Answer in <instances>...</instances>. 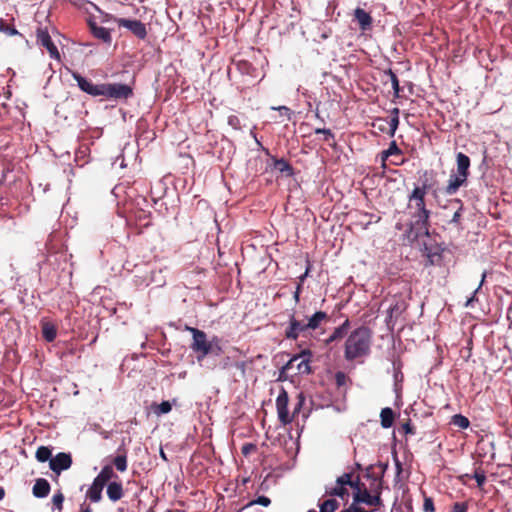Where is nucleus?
Listing matches in <instances>:
<instances>
[{"label":"nucleus","mask_w":512,"mask_h":512,"mask_svg":"<svg viewBox=\"0 0 512 512\" xmlns=\"http://www.w3.org/2000/svg\"><path fill=\"white\" fill-rule=\"evenodd\" d=\"M427 185L416 186L408 196L411 221L408 224V238L412 241L429 236L431 211L426 208Z\"/></svg>","instance_id":"f257e3e1"},{"label":"nucleus","mask_w":512,"mask_h":512,"mask_svg":"<svg viewBox=\"0 0 512 512\" xmlns=\"http://www.w3.org/2000/svg\"><path fill=\"white\" fill-rule=\"evenodd\" d=\"M330 320L329 315L324 311H316L311 316L299 318L296 312L289 316V325L285 330V338L297 340L301 334L315 331Z\"/></svg>","instance_id":"f03ea898"},{"label":"nucleus","mask_w":512,"mask_h":512,"mask_svg":"<svg viewBox=\"0 0 512 512\" xmlns=\"http://www.w3.org/2000/svg\"><path fill=\"white\" fill-rule=\"evenodd\" d=\"M371 334L367 327L356 328L345 341L344 357L347 361L366 356L370 351Z\"/></svg>","instance_id":"7ed1b4c3"},{"label":"nucleus","mask_w":512,"mask_h":512,"mask_svg":"<svg viewBox=\"0 0 512 512\" xmlns=\"http://www.w3.org/2000/svg\"><path fill=\"white\" fill-rule=\"evenodd\" d=\"M186 330L192 334L193 341L190 347L197 354L198 361L207 355L220 356L222 354L221 339L218 336H213L211 340H208L206 333L202 330L189 326H186Z\"/></svg>","instance_id":"20e7f679"},{"label":"nucleus","mask_w":512,"mask_h":512,"mask_svg":"<svg viewBox=\"0 0 512 512\" xmlns=\"http://www.w3.org/2000/svg\"><path fill=\"white\" fill-rule=\"evenodd\" d=\"M377 484L372 489L374 494H371L370 491L363 487L362 491L353 493V500L355 503H363L369 506H373L376 508H381L383 504V500L381 498V490H382V480L376 479Z\"/></svg>","instance_id":"39448f33"},{"label":"nucleus","mask_w":512,"mask_h":512,"mask_svg":"<svg viewBox=\"0 0 512 512\" xmlns=\"http://www.w3.org/2000/svg\"><path fill=\"white\" fill-rule=\"evenodd\" d=\"M101 96L106 99L127 100L133 96V89L123 83H103Z\"/></svg>","instance_id":"423d86ee"},{"label":"nucleus","mask_w":512,"mask_h":512,"mask_svg":"<svg viewBox=\"0 0 512 512\" xmlns=\"http://www.w3.org/2000/svg\"><path fill=\"white\" fill-rule=\"evenodd\" d=\"M73 79L77 82L79 89L93 97L102 95L103 83L94 84L90 79L82 76L78 72H72Z\"/></svg>","instance_id":"0eeeda50"},{"label":"nucleus","mask_w":512,"mask_h":512,"mask_svg":"<svg viewBox=\"0 0 512 512\" xmlns=\"http://www.w3.org/2000/svg\"><path fill=\"white\" fill-rule=\"evenodd\" d=\"M289 397L288 393L284 388H281L276 398V409L279 421L286 425L293 421V416H290L288 411Z\"/></svg>","instance_id":"6e6552de"},{"label":"nucleus","mask_w":512,"mask_h":512,"mask_svg":"<svg viewBox=\"0 0 512 512\" xmlns=\"http://www.w3.org/2000/svg\"><path fill=\"white\" fill-rule=\"evenodd\" d=\"M73 460L70 453L59 452L50 459L49 467L58 477L62 471L68 470L72 466Z\"/></svg>","instance_id":"1a4fd4ad"},{"label":"nucleus","mask_w":512,"mask_h":512,"mask_svg":"<svg viewBox=\"0 0 512 512\" xmlns=\"http://www.w3.org/2000/svg\"><path fill=\"white\" fill-rule=\"evenodd\" d=\"M115 22L119 27L127 28L133 35L141 40H144L147 36L146 26L140 20L116 18Z\"/></svg>","instance_id":"9d476101"},{"label":"nucleus","mask_w":512,"mask_h":512,"mask_svg":"<svg viewBox=\"0 0 512 512\" xmlns=\"http://www.w3.org/2000/svg\"><path fill=\"white\" fill-rule=\"evenodd\" d=\"M36 40H37V44H39L42 47L47 49L51 58L60 60V53H59L56 45L53 43L48 31L43 30V29H38L37 34H36Z\"/></svg>","instance_id":"9b49d317"},{"label":"nucleus","mask_w":512,"mask_h":512,"mask_svg":"<svg viewBox=\"0 0 512 512\" xmlns=\"http://www.w3.org/2000/svg\"><path fill=\"white\" fill-rule=\"evenodd\" d=\"M350 329V321L346 319L340 326L336 327L332 333L325 339V345L329 346L332 343L341 341L347 336Z\"/></svg>","instance_id":"f8f14e48"},{"label":"nucleus","mask_w":512,"mask_h":512,"mask_svg":"<svg viewBox=\"0 0 512 512\" xmlns=\"http://www.w3.org/2000/svg\"><path fill=\"white\" fill-rule=\"evenodd\" d=\"M354 19L358 22L362 31H368L372 28L373 19L364 9L358 7L354 10Z\"/></svg>","instance_id":"ddd939ff"},{"label":"nucleus","mask_w":512,"mask_h":512,"mask_svg":"<svg viewBox=\"0 0 512 512\" xmlns=\"http://www.w3.org/2000/svg\"><path fill=\"white\" fill-rule=\"evenodd\" d=\"M468 177H462L459 173L451 174L444 189L447 195L455 194L459 188L467 183Z\"/></svg>","instance_id":"4468645a"},{"label":"nucleus","mask_w":512,"mask_h":512,"mask_svg":"<svg viewBox=\"0 0 512 512\" xmlns=\"http://www.w3.org/2000/svg\"><path fill=\"white\" fill-rule=\"evenodd\" d=\"M42 337L47 342H53L57 337L56 325L49 321L47 318H42L40 321Z\"/></svg>","instance_id":"2eb2a0df"},{"label":"nucleus","mask_w":512,"mask_h":512,"mask_svg":"<svg viewBox=\"0 0 512 512\" xmlns=\"http://www.w3.org/2000/svg\"><path fill=\"white\" fill-rule=\"evenodd\" d=\"M449 206H451L455 211L453 213L452 218L449 223L454 224L456 227L461 226L462 212L464 210V204L460 199H452L449 201Z\"/></svg>","instance_id":"dca6fc26"},{"label":"nucleus","mask_w":512,"mask_h":512,"mask_svg":"<svg viewBox=\"0 0 512 512\" xmlns=\"http://www.w3.org/2000/svg\"><path fill=\"white\" fill-rule=\"evenodd\" d=\"M51 486L44 478H38L32 488V493L36 498H45L49 495Z\"/></svg>","instance_id":"f3484780"},{"label":"nucleus","mask_w":512,"mask_h":512,"mask_svg":"<svg viewBox=\"0 0 512 512\" xmlns=\"http://www.w3.org/2000/svg\"><path fill=\"white\" fill-rule=\"evenodd\" d=\"M456 164H457V173H459L460 176H462V177H469V175H470V171H469L470 158L466 154L459 152L456 155Z\"/></svg>","instance_id":"a211bd4d"},{"label":"nucleus","mask_w":512,"mask_h":512,"mask_svg":"<svg viewBox=\"0 0 512 512\" xmlns=\"http://www.w3.org/2000/svg\"><path fill=\"white\" fill-rule=\"evenodd\" d=\"M89 26H90L91 33L93 34V36L95 38L100 39L104 43H107V44L111 43L112 37H111L110 31L107 28L98 26L94 22H90Z\"/></svg>","instance_id":"6ab92c4d"},{"label":"nucleus","mask_w":512,"mask_h":512,"mask_svg":"<svg viewBox=\"0 0 512 512\" xmlns=\"http://www.w3.org/2000/svg\"><path fill=\"white\" fill-rule=\"evenodd\" d=\"M103 488L104 485H102L96 480H93L92 485L86 491V499H89L91 502L94 503L101 501Z\"/></svg>","instance_id":"aec40b11"},{"label":"nucleus","mask_w":512,"mask_h":512,"mask_svg":"<svg viewBox=\"0 0 512 512\" xmlns=\"http://www.w3.org/2000/svg\"><path fill=\"white\" fill-rule=\"evenodd\" d=\"M106 493H107L108 498L111 501L116 502V501L120 500L124 495L122 484L119 482H115V481L110 482L107 485Z\"/></svg>","instance_id":"412c9836"},{"label":"nucleus","mask_w":512,"mask_h":512,"mask_svg":"<svg viewBox=\"0 0 512 512\" xmlns=\"http://www.w3.org/2000/svg\"><path fill=\"white\" fill-rule=\"evenodd\" d=\"M114 477H117V475H115L112 466L106 465L101 469L100 473L94 478V480L105 486L107 482Z\"/></svg>","instance_id":"4be33fe9"},{"label":"nucleus","mask_w":512,"mask_h":512,"mask_svg":"<svg viewBox=\"0 0 512 512\" xmlns=\"http://www.w3.org/2000/svg\"><path fill=\"white\" fill-rule=\"evenodd\" d=\"M272 160L274 163V168L277 171H279L282 174H285L288 177L293 175V173H294L293 167L289 164L288 161H286L283 158L282 159L272 158Z\"/></svg>","instance_id":"5701e85b"},{"label":"nucleus","mask_w":512,"mask_h":512,"mask_svg":"<svg viewBox=\"0 0 512 512\" xmlns=\"http://www.w3.org/2000/svg\"><path fill=\"white\" fill-rule=\"evenodd\" d=\"M313 353L309 349H305L301 351L299 354L293 356L286 364L285 369H293L295 366V363L299 361L300 359L307 360V362H311Z\"/></svg>","instance_id":"b1692460"},{"label":"nucleus","mask_w":512,"mask_h":512,"mask_svg":"<svg viewBox=\"0 0 512 512\" xmlns=\"http://www.w3.org/2000/svg\"><path fill=\"white\" fill-rule=\"evenodd\" d=\"M381 425L383 428H390L393 425L395 414L389 407L383 408L380 413Z\"/></svg>","instance_id":"393cba45"},{"label":"nucleus","mask_w":512,"mask_h":512,"mask_svg":"<svg viewBox=\"0 0 512 512\" xmlns=\"http://www.w3.org/2000/svg\"><path fill=\"white\" fill-rule=\"evenodd\" d=\"M151 409L157 416L168 414L172 410V405L169 401H163L160 404L152 403Z\"/></svg>","instance_id":"a878e982"},{"label":"nucleus","mask_w":512,"mask_h":512,"mask_svg":"<svg viewBox=\"0 0 512 512\" xmlns=\"http://www.w3.org/2000/svg\"><path fill=\"white\" fill-rule=\"evenodd\" d=\"M35 458L37 461L44 463L46 461L50 462V459L52 458V450L51 448L47 446H40L37 448L35 453Z\"/></svg>","instance_id":"bb28decb"},{"label":"nucleus","mask_w":512,"mask_h":512,"mask_svg":"<svg viewBox=\"0 0 512 512\" xmlns=\"http://www.w3.org/2000/svg\"><path fill=\"white\" fill-rule=\"evenodd\" d=\"M327 494L330 496L340 497L341 499H347L349 496V492L346 486L337 483L335 487L327 491Z\"/></svg>","instance_id":"cd10ccee"},{"label":"nucleus","mask_w":512,"mask_h":512,"mask_svg":"<svg viewBox=\"0 0 512 512\" xmlns=\"http://www.w3.org/2000/svg\"><path fill=\"white\" fill-rule=\"evenodd\" d=\"M385 74L390 78L392 88L394 91V96L396 98L400 97V92L402 91V89L400 87L397 75L391 69L386 70Z\"/></svg>","instance_id":"c85d7f7f"},{"label":"nucleus","mask_w":512,"mask_h":512,"mask_svg":"<svg viewBox=\"0 0 512 512\" xmlns=\"http://www.w3.org/2000/svg\"><path fill=\"white\" fill-rule=\"evenodd\" d=\"M396 154H401L400 148L397 146L395 141H392L388 147V149L381 152V158L383 165H385V161L388 157Z\"/></svg>","instance_id":"c756f323"},{"label":"nucleus","mask_w":512,"mask_h":512,"mask_svg":"<svg viewBox=\"0 0 512 512\" xmlns=\"http://www.w3.org/2000/svg\"><path fill=\"white\" fill-rule=\"evenodd\" d=\"M451 423L460 429H467L470 425L469 419L462 414L452 416Z\"/></svg>","instance_id":"7c9ffc66"},{"label":"nucleus","mask_w":512,"mask_h":512,"mask_svg":"<svg viewBox=\"0 0 512 512\" xmlns=\"http://www.w3.org/2000/svg\"><path fill=\"white\" fill-rule=\"evenodd\" d=\"M113 464L115 466V468L119 471V472H124L127 470V456H126V453H123V454H119L117 455L114 459H113Z\"/></svg>","instance_id":"2f4dec72"},{"label":"nucleus","mask_w":512,"mask_h":512,"mask_svg":"<svg viewBox=\"0 0 512 512\" xmlns=\"http://www.w3.org/2000/svg\"><path fill=\"white\" fill-rule=\"evenodd\" d=\"M339 503L335 499H327L320 505V512H335Z\"/></svg>","instance_id":"473e14b6"},{"label":"nucleus","mask_w":512,"mask_h":512,"mask_svg":"<svg viewBox=\"0 0 512 512\" xmlns=\"http://www.w3.org/2000/svg\"><path fill=\"white\" fill-rule=\"evenodd\" d=\"M295 367L298 374L308 375L312 373L310 363L307 362V360L300 359L299 361L296 362Z\"/></svg>","instance_id":"72a5a7b5"},{"label":"nucleus","mask_w":512,"mask_h":512,"mask_svg":"<svg viewBox=\"0 0 512 512\" xmlns=\"http://www.w3.org/2000/svg\"><path fill=\"white\" fill-rule=\"evenodd\" d=\"M404 311V307L400 305L399 303H396L395 305L391 306L388 309V320L389 323L393 318H398V316L401 315V313Z\"/></svg>","instance_id":"f704fd0d"},{"label":"nucleus","mask_w":512,"mask_h":512,"mask_svg":"<svg viewBox=\"0 0 512 512\" xmlns=\"http://www.w3.org/2000/svg\"><path fill=\"white\" fill-rule=\"evenodd\" d=\"M296 403L294 404L293 412L290 416H293V419L300 413L303 405L305 404V396L303 393H299L296 398Z\"/></svg>","instance_id":"c9c22d12"},{"label":"nucleus","mask_w":512,"mask_h":512,"mask_svg":"<svg viewBox=\"0 0 512 512\" xmlns=\"http://www.w3.org/2000/svg\"><path fill=\"white\" fill-rule=\"evenodd\" d=\"M256 504L267 507L271 504V500L269 497L262 495L259 496L257 499L250 501L243 509H247Z\"/></svg>","instance_id":"e433bc0d"},{"label":"nucleus","mask_w":512,"mask_h":512,"mask_svg":"<svg viewBox=\"0 0 512 512\" xmlns=\"http://www.w3.org/2000/svg\"><path fill=\"white\" fill-rule=\"evenodd\" d=\"M334 378H335V383H336L337 387L345 386L347 384V382L349 381L348 376L343 371H337L335 373Z\"/></svg>","instance_id":"4c0bfd02"},{"label":"nucleus","mask_w":512,"mask_h":512,"mask_svg":"<svg viewBox=\"0 0 512 512\" xmlns=\"http://www.w3.org/2000/svg\"><path fill=\"white\" fill-rule=\"evenodd\" d=\"M63 502H64V495L61 491H58L55 493L52 497V503L53 506L58 509L59 511L63 508Z\"/></svg>","instance_id":"58836bf2"},{"label":"nucleus","mask_w":512,"mask_h":512,"mask_svg":"<svg viewBox=\"0 0 512 512\" xmlns=\"http://www.w3.org/2000/svg\"><path fill=\"white\" fill-rule=\"evenodd\" d=\"M485 278H486V272H483L482 277H481V281H480V283H479L478 287L474 290V293H473L472 297H470V298L466 301V303H465V306H466V307L472 306L473 302H474V301H477L476 294H477V292L480 290L481 286L483 285V283H484V281H485Z\"/></svg>","instance_id":"ea45409f"},{"label":"nucleus","mask_w":512,"mask_h":512,"mask_svg":"<svg viewBox=\"0 0 512 512\" xmlns=\"http://www.w3.org/2000/svg\"><path fill=\"white\" fill-rule=\"evenodd\" d=\"M473 478L476 480L477 486L479 488H482L483 485L486 482V475H485V472L483 470H476L474 475H473Z\"/></svg>","instance_id":"a19ab883"},{"label":"nucleus","mask_w":512,"mask_h":512,"mask_svg":"<svg viewBox=\"0 0 512 512\" xmlns=\"http://www.w3.org/2000/svg\"><path fill=\"white\" fill-rule=\"evenodd\" d=\"M352 477L353 473H344L343 475L337 478L336 483L344 486H349L350 484H352Z\"/></svg>","instance_id":"79ce46f5"},{"label":"nucleus","mask_w":512,"mask_h":512,"mask_svg":"<svg viewBox=\"0 0 512 512\" xmlns=\"http://www.w3.org/2000/svg\"><path fill=\"white\" fill-rule=\"evenodd\" d=\"M228 124L235 130H240L242 128L241 120L237 115L228 116Z\"/></svg>","instance_id":"37998d69"},{"label":"nucleus","mask_w":512,"mask_h":512,"mask_svg":"<svg viewBox=\"0 0 512 512\" xmlns=\"http://www.w3.org/2000/svg\"><path fill=\"white\" fill-rule=\"evenodd\" d=\"M387 124L389 125V130L387 131V133L389 134L390 137H393L399 126V118L391 117V120Z\"/></svg>","instance_id":"c03bdc74"},{"label":"nucleus","mask_w":512,"mask_h":512,"mask_svg":"<svg viewBox=\"0 0 512 512\" xmlns=\"http://www.w3.org/2000/svg\"><path fill=\"white\" fill-rule=\"evenodd\" d=\"M315 133L323 134V136H325L324 141H326V142H329L331 139L332 140L334 139V134L332 133V131L330 129L316 128Z\"/></svg>","instance_id":"a18cd8bd"},{"label":"nucleus","mask_w":512,"mask_h":512,"mask_svg":"<svg viewBox=\"0 0 512 512\" xmlns=\"http://www.w3.org/2000/svg\"><path fill=\"white\" fill-rule=\"evenodd\" d=\"M257 447L255 444L253 443H245L242 448H241V452L244 456H248L249 454H251L252 452L256 451Z\"/></svg>","instance_id":"49530a36"},{"label":"nucleus","mask_w":512,"mask_h":512,"mask_svg":"<svg viewBox=\"0 0 512 512\" xmlns=\"http://www.w3.org/2000/svg\"><path fill=\"white\" fill-rule=\"evenodd\" d=\"M423 509L425 512H434L435 511L434 502H433L432 498H430V497L424 498Z\"/></svg>","instance_id":"de8ad7c7"},{"label":"nucleus","mask_w":512,"mask_h":512,"mask_svg":"<svg viewBox=\"0 0 512 512\" xmlns=\"http://www.w3.org/2000/svg\"><path fill=\"white\" fill-rule=\"evenodd\" d=\"M349 486L354 490V492L362 491L363 487H365V485L361 483L359 476L355 479L352 477V484Z\"/></svg>","instance_id":"09e8293b"},{"label":"nucleus","mask_w":512,"mask_h":512,"mask_svg":"<svg viewBox=\"0 0 512 512\" xmlns=\"http://www.w3.org/2000/svg\"><path fill=\"white\" fill-rule=\"evenodd\" d=\"M453 512H468V504L465 502H456L452 508Z\"/></svg>","instance_id":"8fccbe9b"},{"label":"nucleus","mask_w":512,"mask_h":512,"mask_svg":"<svg viewBox=\"0 0 512 512\" xmlns=\"http://www.w3.org/2000/svg\"><path fill=\"white\" fill-rule=\"evenodd\" d=\"M388 122L385 120V119H382V118H378L376 119V123L373 124L374 127H377V129L380 131V132H387L388 130L386 129V124Z\"/></svg>","instance_id":"3c124183"},{"label":"nucleus","mask_w":512,"mask_h":512,"mask_svg":"<svg viewBox=\"0 0 512 512\" xmlns=\"http://www.w3.org/2000/svg\"><path fill=\"white\" fill-rule=\"evenodd\" d=\"M402 430L405 434H415V429L409 421L402 425Z\"/></svg>","instance_id":"603ef678"},{"label":"nucleus","mask_w":512,"mask_h":512,"mask_svg":"<svg viewBox=\"0 0 512 512\" xmlns=\"http://www.w3.org/2000/svg\"><path fill=\"white\" fill-rule=\"evenodd\" d=\"M273 110H278L282 115L288 116L290 118L291 110L286 106L272 107Z\"/></svg>","instance_id":"864d4df0"},{"label":"nucleus","mask_w":512,"mask_h":512,"mask_svg":"<svg viewBox=\"0 0 512 512\" xmlns=\"http://www.w3.org/2000/svg\"><path fill=\"white\" fill-rule=\"evenodd\" d=\"M301 290H302V285H301V283H298L296 286V290L293 294V299H294L295 303H298L300 301Z\"/></svg>","instance_id":"5fc2aeb1"},{"label":"nucleus","mask_w":512,"mask_h":512,"mask_svg":"<svg viewBox=\"0 0 512 512\" xmlns=\"http://www.w3.org/2000/svg\"><path fill=\"white\" fill-rule=\"evenodd\" d=\"M238 67H239V69H240L242 72H246V73H248V72H249V69H250L252 66H251V64H249L248 62L244 61V62H239Z\"/></svg>","instance_id":"6e6d98bb"},{"label":"nucleus","mask_w":512,"mask_h":512,"mask_svg":"<svg viewBox=\"0 0 512 512\" xmlns=\"http://www.w3.org/2000/svg\"><path fill=\"white\" fill-rule=\"evenodd\" d=\"M79 512H92V509L89 504H87L86 502H83L80 505Z\"/></svg>","instance_id":"4d7b16f0"},{"label":"nucleus","mask_w":512,"mask_h":512,"mask_svg":"<svg viewBox=\"0 0 512 512\" xmlns=\"http://www.w3.org/2000/svg\"><path fill=\"white\" fill-rule=\"evenodd\" d=\"M290 369H285V365L282 367L281 371H280V374H279V377H278V380L282 381V380H286L287 376H286V372L289 371Z\"/></svg>","instance_id":"13d9d810"},{"label":"nucleus","mask_w":512,"mask_h":512,"mask_svg":"<svg viewBox=\"0 0 512 512\" xmlns=\"http://www.w3.org/2000/svg\"><path fill=\"white\" fill-rule=\"evenodd\" d=\"M359 504L360 503H355L354 501L352 502V505H354L355 512H368L363 507L359 506Z\"/></svg>","instance_id":"bf43d9fd"},{"label":"nucleus","mask_w":512,"mask_h":512,"mask_svg":"<svg viewBox=\"0 0 512 512\" xmlns=\"http://www.w3.org/2000/svg\"><path fill=\"white\" fill-rule=\"evenodd\" d=\"M400 110L399 108L395 107L391 110V116L392 118H399Z\"/></svg>","instance_id":"052dcab7"},{"label":"nucleus","mask_w":512,"mask_h":512,"mask_svg":"<svg viewBox=\"0 0 512 512\" xmlns=\"http://www.w3.org/2000/svg\"><path fill=\"white\" fill-rule=\"evenodd\" d=\"M308 273H309V267H307L305 273L299 277V282L298 283H301V285H302L304 280L308 276Z\"/></svg>","instance_id":"680f3d73"},{"label":"nucleus","mask_w":512,"mask_h":512,"mask_svg":"<svg viewBox=\"0 0 512 512\" xmlns=\"http://www.w3.org/2000/svg\"><path fill=\"white\" fill-rule=\"evenodd\" d=\"M340 512H355L354 505L351 504L348 508H345Z\"/></svg>","instance_id":"e2e57ef3"},{"label":"nucleus","mask_w":512,"mask_h":512,"mask_svg":"<svg viewBox=\"0 0 512 512\" xmlns=\"http://www.w3.org/2000/svg\"><path fill=\"white\" fill-rule=\"evenodd\" d=\"M5 497V490L0 486V501Z\"/></svg>","instance_id":"0e129e2a"},{"label":"nucleus","mask_w":512,"mask_h":512,"mask_svg":"<svg viewBox=\"0 0 512 512\" xmlns=\"http://www.w3.org/2000/svg\"><path fill=\"white\" fill-rule=\"evenodd\" d=\"M161 457H163L164 459H166L165 454H164V452H163L162 450H161Z\"/></svg>","instance_id":"69168bd1"},{"label":"nucleus","mask_w":512,"mask_h":512,"mask_svg":"<svg viewBox=\"0 0 512 512\" xmlns=\"http://www.w3.org/2000/svg\"><path fill=\"white\" fill-rule=\"evenodd\" d=\"M166 512H178L177 510H167Z\"/></svg>","instance_id":"338daca9"}]
</instances>
